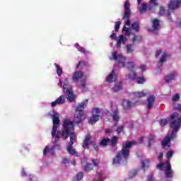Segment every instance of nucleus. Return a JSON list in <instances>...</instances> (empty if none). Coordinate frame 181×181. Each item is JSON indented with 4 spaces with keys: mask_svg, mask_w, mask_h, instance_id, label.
I'll return each instance as SVG.
<instances>
[{
    "mask_svg": "<svg viewBox=\"0 0 181 181\" xmlns=\"http://www.w3.org/2000/svg\"><path fill=\"white\" fill-rule=\"evenodd\" d=\"M144 137H140L139 139V142L140 144H144Z\"/></svg>",
    "mask_w": 181,
    "mask_h": 181,
    "instance_id": "nucleus-64",
    "label": "nucleus"
},
{
    "mask_svg": "<svg viewBox=\"0 0 181 181\" xmlns=\"http://www.w3.org/2000/svg\"><path fill=\"white\" fill-rule=\"evenodd\" d=\"M175 109L177 110V111H181V105H177L175 107Z\"/></svg>",
    "mask_w": 181,
    "mask_h": 181,
    "instance_id": "nucleus-61",
    "label": "nucleus"
},
{
    "mask_svg": "<svg viewBox=\"0 0 181 181\" xmlns=\"http://www.w3.org/2000/svg\"><path fill=\"white\" fill-rule=\"evenodd\" d=\"M132 29L136 32H138L141 28L139 27V24L137 22H134L132 24Z\"/></svg>",
    "mask_w": 181,
    "mask_h": 181,
    "instance_id": "nucleus-35",
    "label": "nucleus"
},
{
    "mask_svg": "<svg viewBox=\"0 0 181 181\" xmlns=\"http://www.w3.org/2000/svg\"><path fill=\"white\" fill-rule=\"evenodd\" d=\"M172 156H173V151H170L167 152V153H166L167 159H170L172 158Z\"/></svg>",
    "mask_w": 181,
    "mask_h": 181,
    "instance_id": "nucleus-48",
    "label": "nucleus"
},
{
    "mask_svg": "<svg viewBox=\"0 0 181 181\" xmlns=\"http://www.w3.org/2000/svg\"><path fill=\"white\" fill-rule=\"evenodd\" d=\"M74 131V123L69 119H64L63 122L62 130L61 131V136L67 139L70 136L69 145L67 148H73L74 141H76V134Z\"/></svg>",
    "mask_w": 181,
    "mask_h": 181,
    "instance_id": "nucleus-2",
    "label": "nucleus"
},
{
    "mask_svg": "<svg viewBox=\"0 0 181 181\" xmlns=\"http://www.w3.org/2000/svg\"><path fill=\"white\" fill-rule=\"evenodd\" d=\"M92 162H93L94 166H98V165H99L98 160H97L95 159H93Z\"/></svg>",
    "mask_w": 181,
    "mask_h": 181,
    "instance_id": "nucleus-56",
    "label": "nucleus"
},
{
    "mask_svg": "<svg viewBox=\"0 0 181 181\" xmlns=\"http://www.w3.org/2000/svg\"><path fill=\"white\" fill-rule=\"evenodd\" d=\"M62 163H63L64 165H66V163H69V160L67 159V158H64L62 159Z\"/></svg>",
    "mask_w": 181,
    "mask_h": 181,
    "instance_id": "nucleus-58",
    "label": "nucleus"
},
{
    "mask_svg": "<svg viewBox=\"0 0 181 181\" xmlns=\"http://www.w3.org/2000/svg\"><path fill=\"white\" fill-rule=\"evenodd\" d=\"M134 145H136V141H125L124 144L122 145V150L119 151L116 157H115L112 159V165H115L116 166H118L122 162V160H124L127 162L128 159H129V153H130V149L134 146Z\"/></svg>",
    "mask_w": 181,
    "mask_h": 181,
    "instance_id": "nucleus-1",
    "label": "nucleus"
},
{
    "mask_svg": "<svg viewBox=\"0 0 181 181\" xmlns=\"http://www.w3.org/2000/svg\"><path fill=\"white\" fill-rule=\"evenodd\" d=\"M116 132L119 134L121 132H124V126H118Z\"/></svg>",
    "mask_w": 181,
    "mask_h": 181,
    "instance_id": "nucleus-44",
    "label": "nucleus"
},
{
    "mask_svg": "<svg viewBox=\"0 0 181 181\" xmlns=\"http://www.w3.org/2000/svg\"><path fill=\"white\" fill-rule=\"evenodd\" d=\"M117 47H121V45H125L127 43V37L124 36V35H120L119 38H117Z\"/></svg>",
    "mask_w": 181,
    "mask_h": 181,
    "instance_id": "nucleus-16",
    "label": "nucleus"
},
{
    "mask_svg": "<svg viewBox=\"0 0 181 181\" xmlns=\"http://www.w3.org/2000/svg\"><path fill=\"white\" fill-rule=\"evenodd\" d=\"M136 78V71H132L128 75V80H131L132 81H134Z\"/></svg>",
    "mask_w": 181,
    "mask_h": 181,
    "instance_id": "nucleus-33",
    "label": "nucleus"
},
{
    "mask_svg": "<svg viewBox=\"0 0 181 181\" xmlns=\"http://www.w3.org/2000/svg\"><path fill=\"white\" fill-rule=\"evenodd\" d=\"M155 101H156V98L153 95H151L147 98V109L152 110L153 108V104H155Z\"/></svg>",
    "mask_w": 181,
    "mask_h": 181,
    "instance_id": "nucleus-13",
    "label": "nucleus"
},
{
    "mask_svg": "<svg viewBox=\"0 0 181 181\" xmlns=\"http://www.w3.org/2000/svg\"><path fill=\"white\" fill-rule=\"evenodd\" d=\"M93 168H94V165H93V164L87 163L85 165V172H90V170H93Z\"/></svg>",
    "mask_w": 181,
    "mask_h": 181,
    "instance_id": "nucleus-36",
    "label": "nucleus"
},
{
    "mask_svg": "<svg viewBox=\"0 0 181 181\" xmlns=\"http://www.w3.org/2000/svg\"><path fill=\"white\" fill-rule=\"evenodd\" d=\"M168 122H169V119L168 118H167V119H162L160 121V125L161 127H165V125H166L168 124Z\"/></svg>",
    "mask_w": 181,
    "mask_h": 181,
    "instance_id": "nucleus-40",
    "label": "nucleus"
},
{
    "mask_svg": "<svg viewBox=\"0 0 181 181\" xmlns=\"http://www.w3.org/2000/svg\"><path fill=\"white\" fill-rule=\"evenodd\" d=\"M110 117H112L114 121L118 122V121H119V111L118 110V109L112 110V112L110 113Z\"/></svg>",
    "mask_w": 181,
    "mask_h": 181,
    "instance_id": "nucleus-17",
    "label": "nucleus"
},
{
    "mask_svg": "<svg viewBox=\"0 0 181 181\" xmlns=\"http://www.w3.org/2000/svg\"><path fill=\"white\" fill-rule=\"evenodd\" d=\"M168 57H169V54H163L162 55L161 58L160 59V61L158 62V69H160V67H162V66H163V63H165V62H166V59H168Z\"/></svg>",
    "mask_w": 181,
    "mask_h": 181,
    "instance_id": "nucleus-21",
    "label": "nucleus"
},
{
    "mask_svg": "<svg viewBox=\"0 0 181 181\" xmlns=\"http://www.w3.org/2000/svg\"><path fill=\"white\" fill-rule=\"evenodd\" d=\"M136 81H137V84H144V83L146 81V79H145V78L144 77H139L137 78Z\"/></svg>",
    "mask_w": 181,
    "mask_h": 181,
    "instance_id": "nucleus-42",
    "label": "nucleus"
},
{
    "mask_svg": "<svg viewBox=\"0 0 181 181\" xmlns=\"http://www.w3.org/2000/svg\"><path fill=\"white\" fill-rule=\"evenodd\" d=\"M158 15H160V16H163V15H166L168 19H169L170 22H173L172 16H170V11L169 10L166 11V9H165V7L163 6L160 7Z\"/></svg>",
    "mask_w": 181,
    "mask_h": 181,
    "instance_id": "nucleus-10",
    "label": "nucleus"
},
{
    "mask_svg": "<svg viewBox=\"0 0 181 181\" xmlns=\"http://www.w3.org/2000/svg\"><path fill=\"white\" fill-rule=\"evenodd\" d=\"M118 143V137L117 136H113L112 137V139H110L109 144H110V146L112 148H115L117 146V144Z\"/></svg>",
    "mask_w": 181,
    "mask_h": 181,
    "instance_id": "nucleus-26",
    "label": "nucleus"
},
{
    "mask_svg": "<svg viewBox=\"0 0 181 181\" xmlns=\"http://www.w3.org/2000/svg\"><path fill=\"white\" fill-rule=\"evenodd\" d=\"M54 66L57 69V76H60L63 74V69L59 66V64L54 63Z\"/></svg>",
    "mask_w": 181,
    "mask_h": 181,
    "instance_id": "nucleus-32",
    "label": "nucleus"
},
{
    "mask_svg": "<svg viewBox=\"0 0 181 181\" xmlns=\"http://www.w3.org/2000/svg\"><path fill=\"white\" fill-rule=\"evenodd\" d=\"M30 181H37V178H36V177H35V176H33L32 177L30 178Z\"/></svg>",
    "mask_w": 181,
    "mask_h": 181,
    "instance_id": "nucleus-63",
    "label": "nucleus"
},
{
    "mask_svg": "<svg viewBox=\"0 0 181 181\" xmlns=\"http://www.w3.org/2000/svg\"><path fill=\"white\" fill-rule=\"evenodd\" d=\"M148 93L143 90L141 92H134L133 95H134L135 98H142V97H146Z\"/></svg>",
    "mask_w": 181,
    "mask_h": 181,
    "instance_id": "nucleus-24",
    "label": "nucleus"
},
{
    "mask_svg": "<svg viewBox=\"0 0 181 181\" xmlns=\"http://www.w3.org/2000/svg\"><path fill=\"white\" fill-rule=\"evenodd\" d=\"M47 151H49V146H46L43 151L44 155H46V153H47Z\"/></svg>",
    "mask_w": 181,
    "mask_h": 181,
    "instance_id": "nucleus-60",
    "label": "nucleus"
},
{
    "mask_svg": "<svg viewBox=\"0 0 181 181\" xmlns=\"http://www.w3.org/2000/svg\"><path fill=\"white\" fill-rule=\"evenodd\" d=\"M52 131L51 133V135L52 138H54V142L55 144H57L59 141H60V134H62V132H57V129L59 127H60V119L59 118V113L54 112V114L52 115ZM56 132H57L56 134Z\"/></svg>",
    "mask_w": 181,
    "mask_h": 181,
    "instance_id": "nucleus-3",
    "label": "nucleus"
},
{
    "mask_svg": "<svg viewBox=\"0 0 181 181\" xmlns=\"http://www.w3.org/2000/svg\"><path fill=\"white\" fill-rule=\"evenodd\" d=\"M88 100H86L78 104L75 110V122L76 124H80L81 121L86 119V115L84 114V109L87 107Z\"/></svg>",
    "mask_w": 181,
    "mask_h": 181,
    "instance_id": "nucleus-4",
    "label": "nucleus"
},
{
    "mask_svg": "<svg viewBox=\"0 0 181 181\" xmlns=\"http://www.w3.org/2000/svg\"><path fill=\"white\" fill-rule=\"evenodd\" d=\"M177 76V72L173 71V73L166 76L165 83H170L173 80H175V78Z\"/></svg>",
    "mask_w": 181,
    "mask_h": 181,
    "instance_id": "nucleus-19",
    "label": "nucleus"
},
{
    "mask_svg": "<svg viewBox=\"0 0 181 181\" xmlns=\"http://www.w3.org/2000/svg\"><path fill=\"white\" fill-rule=\"evenodd\" d=\"M110 144V138L103 139L100 143V146H107Z\"/></svg>",
    "mask_w": 181,
    "mask_h": 181,
    "instance_id": "nucleus-34",
    "label": "nucleus"
},
{
    "mask_svg": "<svg viewBox=\"0 0 181 181\" xmlns=\"http://www.w3.org/2000/svg\"><path fill=\"white\" fill-rule=\"evenodd\" d=\"M122 105L124 110H131L132 107H135V105L134 104V103H132V101L128 100L127 99L123 100Z\"/></svg>",
    "mask_w": 181,
    "mask_h": 181,
    "instance_id": "nucleus-14",
    "label": "nucleus"
},
{
    "mask_svg": "<svg viewBox=\"0 0 181 181\" xmlns=\"http://www.w3.org/2000/svg\"><path fill=\"white\" fill-rule=\"evenodd\" d=\"M110 39H112L113 40H117V35L115 34V33H113L110 36Z\"/></svg>",
    "mask_w": 181,
    "mask_h": 181,
    "instance_id": "nucleus-51",
    "label": "nucleus"
},
{
    "mask_svg": "<svg viewBox=\"0 0 181 181\" xmlns=\"http://www.w3.org/2000/svg\"><path fill=\"white\" fill-rule=\"evenodd\" d=\"M64 103H66V98L64 95H61L55 101L52 102L51 106L54 108L57 105H62V104H64Z\"/></svg>",
    "mask_w": 181,
    "mask_h": 181,
    "instance_id": "nucleus-12",
    "label": "nucleus"
},
{
    "mask_svg": "<svg viewBox=\"0 0 181 181\" xmlns=\"http://www.w3.org/2000/svg\"><path fill=\"white\" fill-rule=\"evenodd\" d=\"M101 112L100 111V108L95 107L93 110V116L89 119L88 122L91 125H94L95 122L100 121L101 119Z\"/></svg>",
    "mask_w": 181,
    "mask_h": 181,
    "instance_id": "nucleus-6",
    "label": "nucleus"
},
{
    "mask_svg": "<svg viewBox=\"0 0 181 181\" xmlns=\"http://www.w3.org/2000/svg\"><path fill=\"white\" fill-rule=\"evenodd\" d=\"M123 30L126 33V35H130V33H129V28L124 26L123 27Z\"/></svg>",
    "mask_w": 181,
    "mask_h": 181,
    "instance_id": "nucleus-53",
    "label": "nucleus"
},
{
    "mask_svg": "<svg viewBox=\"0 0 181 181\" xmlns=\"http://www.w3.org/2000/svg\"><path fill=\"white\" fill-rule=\"evenodd\" d=\"M139 69L141 70V72H144V71H145V70H146V66L142 65V66H139Z\"/></svg>",
    "mask_w": 181,
    "mask_h": 181,
    "instance_id": "nucleus-57",
    "label": "nucleus"
},
{
    "mask_svg": "<svg viewBox=\"0 0 181 181\" xmlns=\"http://www.w3.org/2000/svg\"><path fill=\"white\" fill-rule=\"evenodd\" d=\"M163 51L161 49L160 50H157L156 53V57H159V56H160V54H162Z\"/></svg>",
    "mask_w": 181,
    "mask_h": 181,
    "instance_id": "nucleus-55",
    "label": "nucleus"
},
{
    "mask_svg": "<svg viewBox=\"0 0 181 181\" xmlns=\"http://www.w3.org/2000/svg\"><path fill=\"white\" fill-rule=\"evenodd\" d=\"M170 173L172 172V165H170V162L167 161L166 162V166H165V173Z\"/></svg>",
    "mask_w": 181,
    "mask_h": 181,
    "instance_id": "nucleus-39",
    "label": "nucleus"
},
{
    "mask_svg": "<svg viewBox=\"0 0 181 181\" xmlns=\"http://www.w3.org/2000/svg\"><path fill=\"white\" fill-rule=\"evenodd\" d=\"M91 139H93V137L90 135L86 136L83 144V148L84 149H87L88 148V145H90V141H91Z\"/></svg>",
    "mask_w": 181,
    "mask_h": 181,
    "instance_id": "nucleus-20",
    "label": "nucleus"
},
{
    "mask_svg": "<svg viewBox=\"0 0 181 181\" xmlns=\"http://www.w3.org/2000/svg\"><path fill=\"white\" fill-rule=\"evenodd\" d=\"M63 88H64V91H66V89L69 88V78H65L64 79Z\"/></svg>",
    "mask_w": 181,
    "mask_h": 181,
    "instance_id": "nucleus-41",
    "label": "nucleus"
},
{
    "mask_svg": "<svg viewBox=\"0 0 181 181\" xmlns=\"http://www.w3.org/2000/svg\"><path fill=\"white\" fill-rule=\"evenodd\" d=\"M127 69L129 71H132L135 69V64L134 62H128Z\"/></svg>",
    "mask_w": 181,
    "mask_h": 181,
    "instance_id": "nucleus-38",
    "label": "nucleus"
},
{
    "mask_svg": "<svg viewBox=\"0 0 181 181\" xmlns=\"http://www.w3.org/2000/svg\"><path fill=\"white\" fill-rule=\"evenodd\" d=\"M121 90H122V82L117 83L113 88H112V91H113V93H118V91H121Z\"/></svg>",
    "mask_w": 181,
    "mask_h": 181,
    "instance_id": "nucleus-25",
    "label": "nucleus"
},
{
    "mask_svg": "<svg viewBox=\"0 0 181 181\" xmlns=\"http://www.w3.org/2000/svg\"><path fill=\"white\" fill-rule=\"evenodd\" d=\"M136 175H138V170H134V171L130 172L129 177H131V178L135 177V176H136Z\"/></svg>",
    "mask_w": 181,
    "mask_h": 181,
    "instance_id": "nucleus-47",
    "label": "nucleus"
},
{
    "mask_svg": "<svg viewBox=\"0 0 181 181\" xmlns=\"http://www.w3.org/2000/svg\"><path fill=\"white\" fill-rule=\"evenodd\" d=\"M117 74H115V69H113L112 71L107 75L106 77V81L107 83H115L117 81Z\"/></svg>",
    "mask_w": 181,
    "mask_h": 181,
    "instance_id": "nucleus-8",
    "label": "nucleus"
},
{
    "mask_svg": "<svg viewBox=\"0 0 181 181\" xmlns=\"http://www.w3.org/2000/svg\"><path fill=\"white\" fill-rule=\"evenodd\" d=\"M84 175L82 172H79L76 175L77 180H82Z\"/></svg>",
    "mask_w": 181,
    "mask_h": 181,
    "instance_id": "nucleus-45",
    "label": "nucleus"
},
{
    "mask_svg": "<svg viewBox=\"0 0 181 181\" xmlns=\"http://www.w3.org/2000/svg\"><path fill=\"white\" fill-rule=\"evenodd\" d=\"M78 50L81 53H88V51L86 50L83 47L78 48Z\"/></svg>",
    "mask_w": 181,
    "mask_h": 181,
    "instance_id": "nucleus-54",
    "label": "nucleus"
},
{
    "mask_svg": "<svg viewBox=\"0 0 181 181\" xmlns=\"http://www.w3.org/2000/svg\"><path fill=\"white\" fill-rule=\"evenodd\" d=\"M180 98V95L177 93L173 97V101H179Z\"/></svg>",
    "mask_w": 181,
    "mask_h": 181,
    "instance_id": "nucleus-49",
    "label": "nucleus"
},
{
    "mask_svg": "<svg viewBox=\"0 0 181 181\" xmlns=\"http://www.w3.org/2000/svg\"><path fill=\"white\" fill-rule=\"evenodd\" d=\"M112 57L114 60H118L120 67H125V58L121 55H118L117 52H112Z\"/></svg>",
    "mask_w": 181,
    "mask_h": 181,
    "instance_id": "nucleus-7",
    "label": "nucleus"
},
{
    "mask_svg": "<svg viewBox=\"0 0 181 181\" xmlns=\"http://www.w3.org/2000/svg\"><path fill=\"white\" fill-rule=\"evenodd\" d=\"M132 42L135 43V42H138V43H141L142 42V36L141 35H134L132 39Z\"/></svg>",
    "mask_w": 181,
    "mask_h": 181,
    "instance_id": "nucleus-31",
    "label": "nucleus"
},
{
    "mask_svg": "<svg viewBox=\"0 0 181 181\" xmlns=\"http://www.w3.org/2000/svg\"><path fill=\"white\" fill-rule=\"evenodd\" d=\"M165 176L167 177H169V178H170V177H173V172L171 171V172H168V173H165Z\"/></svg>",
    "mask_w": 181,
    "mask_h": 181,
    "instance_id": "nucleus-52",
    "label": "nucleus"
},
{
    "mask_svg": "<svg viewBox=\"0 0 181 181\" xmlns=\"http://www.w3.org/2000/svg\"><path fill=\"white\" fill-rule=\"evenodd\" d=\"M168 144H170V137L166 136L164 140L162 141V146L163 149H165L168 151L169 148H170V146L168 145Z\"/></svg>",
    "mask_w": 181,
    "mask_h": 181,
    "instance_id": "nucleus-18",
    "label": "nucleus"
},
{
    "mask_svg": "<svg viewBox=\"0 0 181 181\" xmlns=\"http://www.w3.org/2000/svg\"><path fill=\"white\" fill-rule=\"evenodd\" d=\"M148 9V5L146 3H143L141 5V8H140V13H144V12H146Z\"/></svg>",
    "mask_w": 181,
    "mask_h": 181,
    "instance_id": "nucleus-37",
    "label": "nucleus"
},
{
    "mask_svg": "<svg viewBox=\"0 0 181 181\" xmlns=\"http://www.w3.org/2000/svg\"><path fill=\"white\" fill-rule=\"evenodd\" d=\"M86 64V62L84 61H79L78 65L76 66V69H83V66Z\"/></svg>",
    "mask_w": 181,
    "mask_h": 181,
    "instance_id": "nucleus-46",
    "label": "nucleus"
},
{
    "mask_svg": "<svg viewBox=\"0 0 181 181\" xmlns=\"http://www.w3.org/2000/svg\"><path fill=\"white\" fill-rule=\"evenodd\" d=\"M155 144V135L150 134V138H148V147L151 148L152 145Z\"/></svg>",
    "mask_w": 181,
    "mask_h": 181,
    "instance_id": "nucleus-29",
    "label": "nucleus"
},
{
    "mask_svg": "<svg viewBox=\"0 0 181 181\" xmlns=\"http://www.w3.org/2000/svg\"><path fill=\"white\" fill-rule=\"evenodd\" d=\"M152 26L153 30H158L159 26H160V21L158 18H154L152 21Z\"/></svg>",
    "mask_w": 181,
    "mask_h": 181,
    "instance_id": "nucleus-23",
    "label": "nucleus"
},
{
    "mask_svg": "<svg viewBox=\"0 0 181 181\" xmlns=\"http://www.w3.org/2000/svg\"><path fill=\"white\" fill-rule=\"evenodd\" d=\"M120 26H121V21H117L115 25V32H118L119 30Z\"/></svg>",
    "mask_w": 181,
    "mask_h": 181,
    "instance_id": "nucleus-43",
    "label": "nucleus"
},
{
    "mask_svg": "<svg viewBox=\"0 0 181 181\" xmlns=\"http://www.w3.org/2000/svg\"><path fill=\"white\" fill-rule=\"evenodd\" d=\"M124 8V13L123 16V19H127V21L125 22V25L127 26H129V25H131V21H129V17L131 16V4H129V1H125Z\"/></svg>",
    "mask_w": 181,
    "mask_h": 181,
    "instance_id": "nucleus-5",
    "label": "nucleus"
},
{
    "mask_svg": "<svg viewBox=\"0 0 181 181\" xmlns=\"http://www.w3.org/2000/svg\"><path fill=\"white\" fill-rule=\"evenodd\" d=\"M127 53L132 54L134 53V45L132 44H127L126 45Z\"/></svg>",
    "mask_w": 181,
    "mask_h": 181,
    "instance_id": "nucleus-30",
    "label": "nucleus"
},
{
    "mask_svg": "<svg viewBox=\"0 0 181 181\" xmlns=\"http://www.w3.org/2000/svg\"><path fill=\"white\" fill-rule=\"evenodd\" d=\"M93 148L96 151V152H98L100 151V148H98V145L95 144V142H92Z\"/></svg>",
    "mask_w": 181,
    "mask_h": 181,
    "instance_id": "nucleus-50",
    "label": "nucleus"
},
{
    "mask_svg": "<svg viewBox=\"0 0 181 181\" xmlns=\"http://www.w3.org/2000/svg\"><path fill=\"white\" fill-rule=\"evenodd\" d=\"M179 6H181V0H170L168 4V8L172 11H175V9H177Z\"/></svg>",
    "mask_w": 181,
    "mask_h": 181,
    "instance_id": "nucleus-9",
    "label": "nucleus"
},
{
    "mask_svg": "<svg viewBox=\"0 0 181 181\" xmlns=\"http://www.w3.org/2000/svg\"><path fill=\"white\" fill-rule=\"evenodd\" d=\"M79 88L82 91H86V90H87V81L86 78L81 81V86H79Z\"/></svg>",
    "mask_w": 181,
    "mask_h": 181,
    "instance_id": "nucleus-27",
    "label": "nucleus"
},
{
    "mask_svg": "<svg viewBox=\"0 0 181 181\" xmlns=\"http://www.w3.org/2000/svg\"><path fill=\"white\" fill-rule=\"evenodd\" d=\"M149 163H151V161L148 159L141 160V166H142V169L144 170V173H145V169H148V168H149Z\"/></svg>",
    "mask_w": 181,
    "mask_h": 181,
    "instance_id": "nucleus-28",
    "label": "nucleus"
},
{
    "mask_svg": "<svg viewBox=\"0 0 181 181\" xmlns=\"http://www.w3.org/2000/svg\"><path fill=\"white\" fill-rule=\"evenodd\" d=\"M158 158V160H162L163 159V153H160Z\"/></svg>",
    "mask_w": 181,
    "mask_h": 181,
    "instance_id": "nucleus-59",
    "label": "nucleus"
},
{
    "mask_svg": "<svg viewBox=\"0 0 181 181\" xmlns=\"http://www.w3.org/2000/svg\"><path fill=\"white\" fill-rule=\"evenodd\" d=\"M64 91L66 93L67 95L66 98L68 101H69L70 103H73V101H74V93H73V89H69L68 88Z\"/></svg>",
    "mask_w": 181,
    "mask_h": 181,
    "instance_id": "nucleus-15",
    "label": "nucleus"
},
{
    "mask_svg": "<svg viewBox=\"0 0 181 181\" xmlns=\"http://www.w3.org/2000/svg\"><path fill=\"white\" fill-rule=\"evenodd\" d=\"M153 180V176L152 175H148V181H152Z\"/></svg>",
    "mask_w": 181,
    "mask_h": 181,
    "instance_id": "nucleus-62",
    "label": "nucleus"
},
{
    "mask_svg": "<svg viewBox=\"0 0 181 181\" xmlns=\"http://www.w3.org/2000/svg\"><path fill=\"white\" fill-rule=\"evenodd\" d=\"M66 151L68 153L72 156H74L75 158H78V156H80L77 151H76V149H74L73 147H66Z\"/></svg>",
    "mask_w": 181,
    "mask_h": 181,
    "instance_id": "nucleus-22",
    "label": "nucleus"
},
{
    "mask_svg": "<svg viewBox=\"0 0 181 181\" xmlns=\"http://www.w3.org/2000/svg\"><path fill=\"white\" fill-rule=\"evenodd\" d=\"M83 77H84V72L81 71H75L72 75V80L75 83H78V81H80Z\"/></svg>",
    "mask_w": 181,
    "mask_h": 181,
    "instance_id": "nucleus-11",
    "label": "nucleus"
}]
</instances>
